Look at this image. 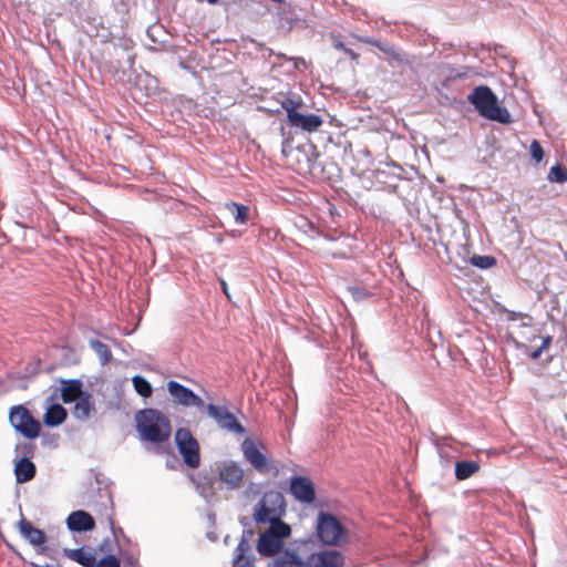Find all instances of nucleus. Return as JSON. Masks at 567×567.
I'll list each match as a JSON object with an SVG mask.
<instances>
[{
  "label": "nucleus",
  "mask_w": 567,
  "mask_h": 567,
  "mask_svg": "<svg viewBox=\"0 0 567 567\" xmlns=\"http://www.w3.org/2000/svg\"><path fill=\"white\" fill-rule=\"evenodd\" d=\"M551 343H553V337L550 334H547L545 337H542V342L539 344V348H542L544 351H546Z\"/></svg>",
  "instance_id": "obj_53"
},
{
  "label": "nucleus",
  "mask_w": 567,
  "mask_h": 567,
  "mask_svg": "<svg viewBox=\"0 0 567 567\" xmlns=\"http://www.w3.org/2000/svg\"><path fill=\"white\" fill-rule=\"evenodd\" d=\"M73 416L79 421H86L95 414V403L93 394L87 391L81 398L73 402Z\"/></svg>",
  "instance_id": "obj_26"
},
{
  "label": "nucleus",
  "mask_w": 567,
  "mask_h": 567,
  "mask_svg": "<svg viewBox=\"0 0 567 567\" xmlns=\"http://www.w3.org/2000/svg\"><path fill=\"white\" fill-rule=\"evenodd\" d=\"M40 364H41V361H40V360H38V361H37V363H35V365H33L32 368H27L28 373L37 374V373H38V371H39V367H40Z\"/></svg>",
  "instance_id": "obj_60"
},
{
  "label": "nucleus",
  "mask_w": 567,
  "mask_h": 567,
  "mask_svg": "<svg viewBox=\"0 0 567 567\" xmlns=\"http://www.w3.org/2000/svg\"><path fill=\"white\" fill-rule=\"evenodd\" d=\"M90 348L95 352V354L99 357L100 362L102 365H106L111 362L113 359L112 351L110 347L102 342L99 339H90L89 340Z\"/></svg>",
  "instance_id": "obj_35"
},
{
  "label": "nucleus",
  "mask_w": 567,
  "mask_h": 567,
  "mask_svg": "<svg viewBox=\"0 0 567 567\" xmlns=\"http://www.w3.org/2000/svg\"><path fill=\"white\" fill-rule=\"evenodd\" d=\"M449 70L451 72L450 75H447L444 80H442L441 85L442 87H449L450 82L466 78L470 73H472L471 66H463L461 70H456L455 68L449 65Z\"/></svg>",
  "instance_id": "obj_40"
},
{
  "label": "nucleus",
  "mask_w": 567,
  "mask_h": 567,
  "mask_svg": "<svg viewBox=\"0 0 567 567\" xmlns=\"http://www.w3.org/2000/svg\"><path fill=\"white\" fill-rule=\"evenodd\" d=\"M289 493L301 504L310 505L317 498L313 482L305 475H292L289 480Z\"/></svg>",
  "instance_id": "obj_13"
},
{
  "label": "nucleus",
  "mask_w": 567,
  "mask_h": 567,
  "mask_svg": "<svg viewBox=\"0 0 567 567\" xmlns=\"http://www.w3.org/2000/svg\"><path fill=\"white\" fill-rule=\"evenodd\" d=\"M439 455H440V458H441L443 462H446V464L449 463L447 454H446L443 450H440V451H439Z\"/></svg>",
  "instance_id": "obj_62"
},
{
  "label": "nucleus",
  "mask_w": 567,
  "mask_h": 567,
  "mask_svg": "<svg viewBox=\"0 0 567 567\" xmlns=\"http://www.w3.org/2000/svg\"><path fill=\"white\" fill-rule=\"evenodd\" d=\"M126 62H127V64H128V68H130V69H132V68H133V65H134V62H135V58H134V55L127 54V56H126Z\"/></svg>",
  "instance_id": "obj_61"
},
{
  "label": "nucleus",
  "mask_w": 567,
  "mask_h": 567,
  "mask_svg": "<svg viewBox=\"0 0 567 567\" xmlns=\"http://www.w3.org/2000/svg\"><path fill=\"white\" fill-rule=\"evenodd\" d=\"M132 383L135 392L142 398L147 399L153 394V386L145 377L135 374L132 378Z\"/></svg>",
  "instance_id": "obj_36"
},
{
  "label": "nucleus",
  "mask_w": 567,
  "mask_h": 567,
  "mask_svg": "<svg viewBox=\"0 0 567 567\" xmlns=\"http://www.w3.org/2000/svg\"><path fill=\"white\" fill-rule=\"evenodd\" d=\"M494 53L504 56L506 52V48L502 44H494L493 48Z\"/></svg>",
  "instance_id": "obj_57"
},
{
  "label": "nucleus",
  "mask_w": 567,
  "mask_h": 567,
  "mask_svg": "<svg viewBox=\"0 0 567 567\" xmlns=\"http://www.w3.org/2000/svg\"><path fill=\"white\" fill-rule=\"evenodd\" d=\"M93 567H121V558L115 554L103 555L96 559V565Z\"/></svg>",
  "instance_id": "obj_41"
},
{
  "label": "nucleus",
  "mask_w": 567,
  "mask_h": 567,
  "mask_svg": "<svg viewBox=\"0 0 567 567\" xmlns=\"http://www.w3.org/2000/svg\"><path fill=\"white\" fill-rule=\"evenodd\" d=\"M467 101L473 105L480 116L508 125L513 122L509 111L499 105L498 97L495 92L485 84L475 86L467 95Z\"/></svg>",
  "instance_id": "obj_4"
},
{
  "label": "nucleus",
  "mask_w": 567,
  "mask_h": 567,
  "mask_svg": "<svg viewBox=\"0 0 567 567\" xmlns=\"http://www.w3.org/2000/svg\"><path fill=\"white\" fill-rule=\"evenodd\" d=\"M543 353H544V350L542 348L537 347L534 350H530V352L528 353V358L532 360H537L538 358H540V355Z\"/></svg>",
  "instance_id": "obj_54"
},
{
  "label": "nucleus",
  "mask_w": 567,
  "mask_h": 567,
  "mask_svg": "<svg viewBox=\"0 0 567 567\" xmlns=\"http://www.w3.org/2000/svg\"><path fill=\"white\" fill-rule=\"evenodd\" d=\"M347 291L350 293L354 302L361 303L373 298L374 295L370 290L360 286H348Z\"/></svg>",
  "instance_id": "obj_38"
},
{
  "label": "nucleus",
  "mask_w": 567,
  "mask_h": 567,
  "mask_svg": "<svg viewBox=\"0 0 567 567\" xmlns=\"http://www.w3.org/2000/svg\"><path fill=\"white\" fill-rule=\"evenodd\" d=\"M291 128L300 130L306 133L317 132L323 124V118L319 114L299 112L286 121Z\"/></svg>",
  "instance_id": "obj_22"
},
{
  "label": "nucleus",
  "mask_w": 567,
  "mask_h": 567,
  "mask_svg": "<svg viewBox=\"0 0 567 567\" xmlns=\"http://www.w3.org/2000/svg\"><path fill=\"white\" fill-rule=\"evenodd\" d=\"M219 481L225 483L228 489H236L240 486L244 478V470L237 462L228 460L218 467Z\"/></svg>",
  "instance_id": "obj_23"
},
{
  "label": "nucleus",
  "mask_w": 567,
  "mask_h": 567,
  "mask_svg": "<svg viewBox=\"0 0 567 567\" xmlns=\"http://www.w3.org/2000/svg\"><path fill=\"white\" fill-rule=\"evenodd\" d=\"M106 68H107V71L110 73H112L113 75H116L118 74L120 72H122L123 75L126 74V71L124 70L122 63L117 60V61H110L106 63Z\"/></svg>",
  "instance_id": "obj_48"
},
{
  "label": "nucleus",
  "mask_w": 567,
  "mask_h": 567,
  "mask_svg": "<svg viewBox=\"0 0 567 567\" xmlns=\"http://www.w3.org/2000/svg\"><path fill=\"white\" fill-rule=\"evenodd\" d=\"M287 514V503L281 492L268 489L264 492L252 508V520L257 525H266Z\"/></svg>",
  "instance_id": "obj_6"
},
{
  "label": "nucleus",
  "mask_w": 567,
  "mask_h": 567,
  "mask_svg": "<svg viewBox=\"0 0 567 567\" xmlns=\"http://www.w3.org/2000/svg\"><path fill=\"white\" fill-rule=\"evenodd\" d=\"M18 529L20 535L32 546H40L38 553L48 555L49 557L53 558L52 555H50L49 547L43 546L44 543L48 540V535L43 529H40L39 527H35L30 520L22 517L18 522Z\"/></svg>",
  "instance_id": "obj_17"
},
{
  "label": "nucleus",
  "mask_w": 567,
  "mask_h": 567,
  "mask_svg": "<svg viewBox=\"0 0 567 567\" xmlns=\"http://www.w3.org/2000/svg\"><path fill=\"white\" fill-rule=\"evenodd\" d=\"M413 173L416 174V171H414L413 167H410V171H408V174ZM412 182L413 177L408 175V178H402L396 181V183H393L390 185V187L386 189L389 193L396 195L402 200H409L411 197V193L413 190L412 188Z\"/></svg>",
  "instance_id": "obj_30"
},
{
  "label": "nucleus",
  "mask_w": 567,
  "mask_h": 567,
  "mask_svg": "<svg viewBox=\"0 0 567 567\" xmlns=\"http://www.w3.org/2000/svg\"><path fill=\"white\" fill-rule=\"evenodd\" d=\"M205 410L207 415L213 419L220 429L235 434H244L246 432L245 426L239 422L237 416L225 405L207 403Z\"/></svg>",
  "instance_id": "obj_12"
},
{
  "label": "nucleus",
  "mask_w": 567,
  "mask_h": 567,
  "mask_svg": "<svg viewBox=\"0 0 567 567\" xmlns=\"http://www.w3.org/2000/svg\"><path fill=\"white\" fill-rule=\"evenodd\" d=\"M239 523H240V525L243 526V529H244V528H249V527H251V522H250V519H249L248 517H246V516L240 517V518H239Z\"/></svg>",
  "instance_id": "obj_59"
},
{
  "label": "nucleus",
  "mask_w": 567,
  "mask_h": 567,
  "mask_svg": "<svg viewBox=\"0 0 567 567\" xmlns=\"http://www.w3.org/2000/svg\"><path fill=\"white\" fill-rule=\"evenodd\" d=\"M9 423L14 431L24 439L34 440L39 437L41 423L31 411L23 404H17L9 410Z\"/></svg>",
  "instance_id": "obj_8"
},
{
  "label": "nucleus",
  "mask_w": 567,
  "mask_h": 567,
  "mask_svg": "<svg viewBox=\"0 0 567 567\" xmlns=\"http://www.w3.org/2000/svg\"><path fill=\"white\" fill-rule=\"evenodd\" d=\"M346 556L339 549L320 548L302 557L296 548L287 547L267 567H344Z\"/></svg>",
  "instance_id": "obj_2"
},
{
  "label": "nucleus",
  "mask_w": 567,
  "mask_h": 567,
  "mask_svg": "<svg viewBox=\"0 0 567 567\" xmlns=\"http://www.w3.org/2000/svg\"><path fill=\"white\" fill-rule=\"evenodd\" d=\"M167 454H168V455H171L172 461H171V460H167V461H166V466H167L168 468H175L174 463H176V462H177L176 455L174 454V452H173V451H172V453H167Z\"/></svg>",
  "instance_id": "obj_58"
},
{
  "label": "nucleus",
  "mask_w": 567,
  "mask_h": 567,
  "mask_svg": "<svg viewBox=\"0 0 567 567\" xmlns=\"http://www.w3.org/2000/svg\"><path fill=\"white\" fill-rule=\"evenodd\" d=\"M511 342L513 343V346L524 355H527L528 357V353L530 352V348L522 342V341H518L517 339L511 337Z\"/></svg>",
  "instance_id": "obj_49"
},
{
  "label": "nucleus",
  "mask_w": 567,
  "mask_h": 567,
  "mask_svg": "<svg viewBox=\"0 0 567 567\" xmlns=\"http://www.w3.org/2000/svg\"><path fill=\"white\" fill-rule=\"evenodd\" d=\"M332 47L347 54L352 61L358 62L359 61V53L354 52L351 48H349L343 41L341 40H334Z\"/></svg>",
  "instance_id": "obj_44"
},
{
  "label": "nucleus",
  "mask_w": 567,
  "mask_h": 567,
  "mask_svg": "<svg viewBox=\"0 0 567 567\" xmlns=\"http://www.w3.org/2000/svg\"><path fill=\"white\" fill-rule=\"evenodd\" d=\"M60 382V396L64 404H70L81 398L87 390L84 389V383L79 378L63 379Z\"/></svg>",
  "instance_id": "obj_25"
},
{
  "label": "nucleus",
  "mask_w": 567,
  "mask_h": 567,
  "mask_svg": "<svg viewBox=\"0 0 567 567\" xmlns=\"http://www.w3.org/2000/svg\"><path fill=\"white\" fill-rule=\"evenodd\" d=\"M267 525L268 527L265 530L270 532V534L278 537L282 542L291 536L292 528L288 523L284 520V517H279V519H275V522H270Z\"/></svg>",
  "instance_id": "obj_33"
},
{
  "label": "nucleus",
  "mask_w": 567,
  "mask_h": 567,
  "mask_svg": "<svg viewBox=\"0 0 567 567\" xmlns=\"http://www.w3.org/2000/svg\"><path fill=\"white\" fill-rule=\"evenodd\" d=\"M219 284H220V288H221V291L224 292V295L230 299V293H229V290H228V285L226 282L225 279H219Z\"/></svg>",
  "instance_id": "obj_56"
},
{
  "label": "nucleus",
  "mask_w": 567,
  "mask_h": 567,
  "mask_svg": "<svg viewBox=\"0 0 567 567\" xmlns=\"http://www.w3.org/2000/svg\"><path fill=\"white\" fill-rule=\"evenodd\" d=\"M189 478L196 485V488L200 489L199 494L203 497L207 498L212 495L214 480L206 470H202L197 476L190 475Z\"/></svg>",
  "instance_id": "obj_32"
},
{
  "label": "nucleus",
  "mask_w": 567,
  "mask_h": 567,
  "mask_svg": "<svg viewBox=\"0 0 567 567\" xmlns=\"http://www.w3.org/2000/svg\"><path fill=\"white\" fill-rule=\"evenodd\" d=\"M99 551L103 553L104 555L113 554V547L111 539L109 537H105L99 545Z\"/></svg>",
  "instance_id": "obj_50"
},
{
  "label": "nucleus",
  "mask_w": 567,
  "mask_h": 567,
  "mask_svg": "<svg viewBox=\"0 0 567 567\" xmlns=\"http://www.w3.org/2000/svg\"><path fill=\"white\" fill-rule=\"evenodd\" d=\"M255 535V530L249 528H244L241 537L237 547L235 548V555L233 559V567H252L255 563L254 555L249 554L250 550V538Z\"/></svg>",
  "instance_id": "obj_18"
},
{
  "label": "nucleus",
  "mask_w": 567,
  "mask_h": 567,
  "mask_svg": "<svg viewBox=\"0 0 567 567\" xmlns=\"http://www.w3.org/2000/svg\"><path fill=\"white\" fill-rule=\"evenodd\" d=\"M329 214H330L331 216L339 215V213H338L337 208H336L333 205H330V207H329Z\"/></svg>",
  "instance_id": "obj_64"
},
{
  "label": "nucleus",
  "mask_w": 567,
  "mask_h": 567,
  "mask_svg": "<svg viewBox=\"0 0 567 567\" xmlns=\"http://www.w3.org/2000/svg\"><path fill=\"white\" fill-rule=\"evenodd\" d=\"M286 548V542L274 536L270 532L264 530L259 534L256 549L261 557L275 558Z\"/></svg>",
  "instance_id": "obj_20"
},
{
  "label": "nucleus",
  "mask_w": 567,
  "mask_h": 567,
  "mask_svg": "<svg viewBox=\"0 0 567 567\" xmlns=\"http://www.w3.org/2000/svg\"><path fill=\"white\" fill-rule=\"evenodd\" d=\"M349 530L340 519L327 511H319L316 518L315 532L301 544H318L321 548L337 549L348 539Z\"/></svg>",
  "instance_id": "obj_3"
},
{
  "label": "nucleus",
  "mask_w": 567,
  "mask_h": 567,
  "mask_svg": "<svg viewBox=\"0 0 567 567\" xmlns=\"http://www.w3.org/2000/svg\"><path fill=\"white\" fill-rule=\"evenodd\" d=\"M280 106L286 112V121L289 120L293 114L301 112L303 107H306V103L303 99L293 92H289L286 95H282L280 100Z\"/></svg>",
  "instance_id": "obj_29"
},
{
  "label": "nucleus",
  "mask_w": 567,
  "mask_h": 567,
  "mask_svg": "<svg viewBox=\"0 0 567 567\" xmlns=\"http://www.w3.org/2000/svg\"><path fill=\"white\" fill-rule=\"evenodd\" d=\"M323 148L331 158L346 159L352 152V144L344 133L322 136Z\"/></svg>",
  "instance_id": "obj_16"
},
{
  "label": "nucleus",
  "mask_w": 567,
  "mask_h": 567,
  "mask_svg": "<svg viewBox=\"0 0 567 567\" xmlns=\"http://www.w3.org/2000/svg\"><path fill=\"white\" fill-rule=\"evenodd\" d=\"M530 157L536 162L540 163L545 157V151L537 140H533L529 145Z\"/></svg>",
  "instance_id": "obj_42"
},
{
  "label": "nucleus",
  "mask_w": 567,
  "mask_h": 567,
  "mask_svg": "<svg viewBox=\"0 0 567 567\" xmlns=\"http://www.w3.org/2000/svg\"><path fill=\"white\" fill-rule=\"evenodd\" d=\"M372 175L378 183L383 184L388 189L396 181L408 178V171L402 165L391 161L386 162L384 167L375 168Z\"/></svg>",
  "instance_id": "obj_19"
},
{
  "label": "nucleus",
  "mask_w": 567,
  "mask_h": 567,
  "mask_svg": "<svg viewBox=\"0 0 567 567\" xmlns=\"http://www.w3.org/2000/svg\"><path fill=\"white\" fill-rule=\"evenodd\" d=\"M156 31H161V27L153 25V27H150L147 29V31H146L147 37L151 39V41L153 43H159L161 42V41H158V39H157L156 34H155Z\"/></svg>",
  "instance_id": "obj_52"
},
{
  "label": "nucleus",
  "mask_w": 567,
  "mask_h": 567,
  "mask_svg": "<svg viewBox=\"0 0 567 567\" xmlns=\"http://www.w3.org/2000/svg\"><path fill=\"white\" fill-rule=\"evenodd\" d=\"M225 207L234 216L235 223L238 225H246L249 219V207L245 204L237 202H228Z\"/></svg>",
  "instance_id": "obj_34"
},
{
  "label": "nucleus",
  "mask_w": 567,
  "mask_h": 567,
  "mask_svg": "<svg viewBox=\"0 0 567 567\" xmlns=\"http://www.w3.org/2000/svg\"><path fill=\"white\" fill-rule=\"evenodd\" d=\"M290 60L293 61L295 69H299L300 65H302V66L307 65V62H306V60L303 58H299V56L298 58H290Z\"/></svg>",
  "instance_id": "obj_55"
},
{
  "label": "nucleus",
  "mask_w": 567,
  "mask_h": 567,
  "mask_svg": "<svg viewBox=\"0 0 567 567\" xmlns=\"http://www.w3.org/2000/svg\"><path fill=\"white\" fill-rule=\"evenodd\" d=\"M6 545L10 550H12L18 557L22 559L21 554L18 550H16L13 546H11L9 543H6Z\"/></svg>",
  "instance_id": "obj_63"
},
{
  "label": "nucleus",
  "mask_w": 567,
  "mask_h": 567,
  "mask_svg": "<svg viewBox=\"0 0 567 567\" xmlns=\"http://www.w3.org/2000/svg\"><path fill=\"white\" fill-rule=\"evenodd\" d=\"M39 436L41 437L42 446L50 447V449H55L58 446V442L60 439L59 434L50 433V432H44V433L40 432Z\"/></svg>",
  "instance_id": "obj_45"
},
{
  "label": "nucleus",
  "mask_w": 567,
  "mask_h": 567,
  "mask_svg": "<svg viewBox=\"0 0 567 567\" xmlns=\"http://www.w3.org/2000/svg\"><path fill=\"white\" fill-rule=\"evenodd\" d=\"M100 474H96L95 475V481L99 485L97 489H99V495H100V498L102 499L100 503L96 504V507H99V511H107L110 509L111 512L110 513H106V518H107V522H109V525H110V530L113 535V538H114V542L116 543L117 547L120 546L118 543H117V537L121 536L126 543H130L131 539L125 535L124 530L122 527H116L114 525V514H113V499H112V494L110 492V489L107 488H101V484L102 482L100 481Z\"/></svg>",
  "instance_id": "obj_15"
},
{
  "label": "nucleus",
  "mask_w": 567,
  "mask_h": 567,
  "mask_svg": "<svg viewBox=\"0 0 567 567\" xmlns=\"http://www.w3.org/2000/svg\"><path fill=\"white\" fill-rule=\"evenodd\" d=\"M166 389L173 403L176 405L195 408L198 411H202L206 406L205 401L197 393L178 381H167Z\"/></svg>",
  "instance_id": "obj_11"
},
{
  "label": "nucleus",
  "mask_w": 567,
  "mask_h": 567,
  "mask_svg": "<svg viewBox=\"0 0 567 567\" xmlns=\"http://www.w3.org/2000/svg\"><path fill=\"white\" fill-rule=\"evenodd\" d=\"M65 525L71 533L78 534L92 532L96 527L94 517L84 509L71 512L65 519Z\"/></svg>",
  "instance_id": "obj_21"
},
{
  "label": "nucleus",
  "mask_w": 567,
  "mask_h": 567,
  "mask_svg": "<svg viewBox=\"0 0 567 567\" xmlns=\"http://www.w3.org/2000/svg\"><path fill=\"white\" fill-rule=\"evenodd\" d=\"M135 431L138 439L147 444L148 451L159 455L172 453V426L169 419L162 411L154 408L138 410L135 413Z\"/></svg>",
  "instance_id": "obj_1"
},
{
  "label": "nucleus",
  "mask_w": 567,
  "mask_h": 567,
  "mask_svg": "<svg viewBox=\"0 0 567 567\" xmlns=\"http://www.w3.org/2000/svg\"><path fill=\"white\" fill-rule=\"evenodd\" d=\"M16 451H19L21 457H27V460H32L35 451V445L30 442H24L16 445Z\"/></svg>",
  "instance_id": "obj_46"
},
{
  "label": "nucleus",
  "mask_w": 567,
  "mask_h": 567,
  "mask_svg": "<svg viewBox=\"0 0 567 567\" xmlns=\"http://www.w3.org/2000/svg\"><path fill=\"white\" fill-rule=\"evenodd\" d=\"M63 555L82 567H93L96 565V553L85 546L78 548H64Z\"/></svg>",
  "instance_id": "obj_27"
},
{
  "label": "nucleus",
  "mask_w": 567,
  "mask_h": 567,
  "mask_svg": "<svg viewBox=\"0 0 567 567\" xmlns=\"http://www.w3.org/2000/svg\"><path fill=\"white\" fill-rule=\"evenodd\" d=\"M14 476L18 484H23L32 481L37 475V466L32 460L20 457L14 460Z\"/></svg>",
  "instance_id": "obj_28"
},
{
  "label": "nucleus",
  "mask_w": 567,
  "mask_h": 567,
  "mask_svg": "<svg viewBox=\"0 0 567 567\" xmlns=\"http://www.w3.org/2000/svg\"><path fill=\"white\" fill-rule=\"evenodd\" d=\"M56 393L47 399L45 412L43 414V423L48 427H58L63 424L68 417L66 409L55 402Z\"/></svg>",
  "instance_id": "obj_24"
},
{
  "label": "nucleus",
  "mask_w": 567,
  "mask_h": 567,
  "mask_svg": "<svg viewBox=\"0 0 567 567\" xmlns=\"http://www.w3.org/2000/svg\"><path fill=\"white\" fill-rule=\"evenodd\" d=\"M350 35L359 42L377 48L382 53V55H379V59L385 61L391 68H411L413 64V56L391 42L354 32Z\"/></svg>",
  "instance_id": "obj_7"
},
{
  "label": "nucleus",
  "mask_w": 567,
  "mask_h": 567,
  "mask_svg": "<svg viewBox=\"0 0 567 567\" xmlns=\"http://www.w3.org/2000/svg\"><path fill=\"white\" fill-rule=\"evenodd\" d=\"M277 12V28L282 33H288L292 29H306L309 27L306 13L302 9L287 4L285 1Z\"/></svg>",
  "instance_id": "obj_10"
},
{
  "label": "nucleus",
  "mask_w": 567,
  "mask_h": 567,
  "mask_svg": "<svg viewBox=\"0 0 567 567\" xmlns=\"http://www.w3.org/2000/svg\"><path fill=\"white\" fill-rule=\"evenodd\" d=\"M298 146H293V141L290 137H285L281 143V154L285 157L291 156L295 152L302 155L298 150Z\"/></svg>",
  "instance_id": "obj_47"
},
{
  "label": "nucleus",
  "mask_w": 567,
  "mask_h": 567,
  "mask_svg": "<svg viewBox=\"0 0 567 567\" xmlns=\"http://www.w3.org/2000/svg\"><path fill=\"white\" fill-rule=\"evenodd\" d=\"M468 262L478 269L486 270L494 267L497 264V259L492 255H477L473 254L468 258Z\"/></svg>",
  "instance_id": "obj_37"
},
{
  "label": "nucleus",
  "mask_w": 567,
  "mask_h": 567,
  "mask_svg": "<svg viewBox=\"0 0 567 567\" xmlns=\"http://www.w3.org/2000/svg\"><path fill=\"white\" fill-rule=\"evenodd\" d=\"M480 463L473 460H460L454 464V475L457 481H465L480 471Z\"/></svg>",
  "instance_id": "obj_31"
},
{
  "label": "nucleus",
  "mask_w": 567,
  "mask_h": 567,
  "mask_svg": "<svg viewBox=\"0 0 567 567\" xmlns=\"http://www.w3.org/2000/svg\"><path fill=\"white\" fill-rule=\"evenodd\" d=\"M550 183L563 184L567 182V169L559 163L550 167L547 176Z\"/></svg>",
  "instance_id": "obj_39"
},
{
  "label": "nucleus",
  "mask_w": 567,
  "mask_h": 567,
  "mask_svg": "<svg viewBox=\"0 0 567 567\" xmlns=\"http://www.w3.org/2000/svg\"><path fill=\"white\" fill-rule=\"evenodd\" d=\"M297 150L305 157L306 168L313 178L323 181L331 187H337L341 183L339 165L334 161H320V154L315 144H300Z\"/></svg>",
  "instance_id": "obj_5"
},
{
  "label": "nucleus",
  "mask_w": 567,
  "mask_h": 567,
  "mask_svg": "<svg viewBox=\"0 0 567 567\" xmlns=\"http://www.w3.org/2000/svg\"><path fill=\"white\" fill-rule=\"evenodd\" d=\"M174 441L183 463L189 468H197L200 464V446L192 431L188 427H178Z\"/></svg>",
  "instance_id": "obj_9"
},
{
  "label": "nucleus",
  "mask_w": 567,
  "mask_h": 567,
  "mask_svg": "<svg viewBox=\"0 0 567 567\" xmlns=\"http://www.w3.org/2000/svg\"><path fill=\"white\" fill-rule=\"evenodd\" d=\"M117 551L121 556V563L123 561V567H140L138 559L135 555L128 553L127 550L121 549L120 546Z\"/></svg>",
  "instance_id": "obj_43"
},
{
  "label": "nucleus",
  "mask_w": 567,
  "mask_h": 567,
  "mask_svg": "<svg viewBox=\"0 0 567 567\" xmlns=\"http://www.w3.org/2000/svg\"><path fill=\"white\" fill-rule=\"evenodd\" d=\"M244 457L259 473L268 474L271 471L270 460L264 454L256 442L250 437H245L241 443Z\"/></svg>",
  "instance_id": "obj_14"
},
{
  "label": "nucleus",
  "mask_w": 567,
  "mask_h": 567,
  "mask_svg": "<svg viewBox=\"0 0 567 567\" xmlns=\"http://www.w3.org/2000/svg\"><path fill=\"white\" fill-rule=\"evenodd\" d=\"M502 312L507 315V320L508 321H516V320L520 319L524 316V313H522V312H516L514 310H508L506 308H503Z\"/></svg>",
  "instance_id": "obj_51"
}]
</instances>
